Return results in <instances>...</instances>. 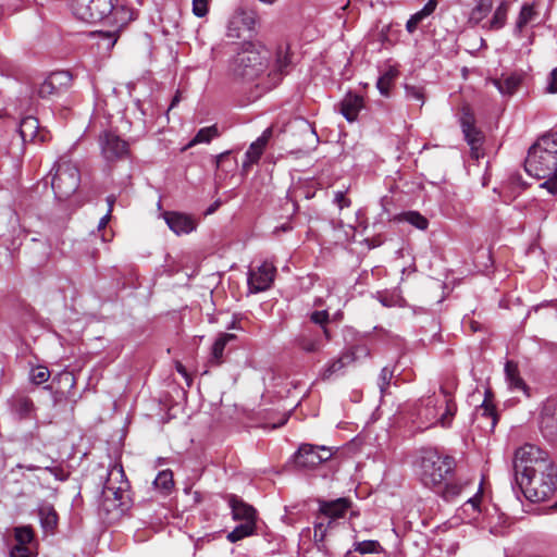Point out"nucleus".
Wrapping results in <instances>:
<instances>
[{"mask_svg":"<svg viewBox=\"0 0 557 557\" xmlns=\"http://www.w3.org/2000/svg\"><path fill=\"white\" fill-rule=\"evenodd\" d=\"M271 51L258 41H245L230 62L228 71L235 78L252 82L263 77L268 88L276 86L290 64L289 49L280 46L271 63Z\"/></svg>","mask_w":557,"mask_h":557,"instance_id":"obj_1","label":"nucleus"},{"mask_svg":"<svg viewBox=\"0 0 557 557\" xmlns=\"http://www.w3.org/2000/svg\"><path fill=\"white\" fill-rule=\"evenodd\" d=\"M72 12L83 22H103L113 27V30L102 34L108 48L115 45L120 32L135 20V12L125 0H73Z\"/></svg>","mask_w":557,"mask_h":557,"instance_id":"obj_2","label":"nucleus"},{"mask_svg":"<svg viewBox=\"0 0 557 557\" xmlns=\"http://www.w3.org/2000/svg\"><path fill=\"white\" fill-rule=\"evenodd\" d=\"M525 172L544 180L540 187L554 195L557 193V133L548 132L529 148L524 161Z\"/></svg>","mask_w":557,"mask_h":557,"instance_id":"obj_3","label":"nucleus"},{"mask_svg":"<svg viewBox=\"0 0 557 557\" xmlns=\"http://www.w3.org/2000/svg\"><path fill=\"white\" fill-rule=\"evenodd\" d=\"M456 412V404L449 393L442 389V395L435 394L420 399L416 407L418 428L429 429L437 423L448 426Z\"/></svg>","mask_w":557,"mask_h":557,"instance_id":"obj_4","label":"nucleus"},{"mask_svg":"<svg viewBox=\"0 0 557 557\" xmlns=\"http://www.w3.org/2000/svg\"><path fill=\"white\" fill-rule=\"evenodd\" d=\"M417 462L421 482L433 491L442 486L456 466L453 457L443 456L434 449L421 450Z\"/></svg>","mask_w":557,"mask_h":557,"instance_id":"obj_5","label":"nucleus"},{"mask_svg":"<svg viewBox=\"0 0 557 557\" xmlns=\"http://www.w3.org/2000/svg\"><path fill=\"white\" fill-rule=\"evenodd\" d=\"M557 472L553 462L550 467L542 471L523 472L515 476L524 497L533 503L548 499L557 483Z\"/></svg>","mask_w":557,"mask_h":557,"instance_id":"obj_6","label":"nucleus"},{"mask_svg":"<svg viewBox=\"0 0 557 557\" xmlns=\"http://www.w3.org/2000/svg\"><path fill=\"white\" fill-rule=\"evenodd\" d=\"M51 187L59 200L69 199L78 188L81 173L75 163L66 157L60 158L52 169Z\"/></svg>","mask_w":557,"mask_h":557,"instance_id":"obj_7","label":"nucleus"},{"mask_svg":"<svg viewBox=\"0 0 557 557\" xmlns=\"http://www.w3.org/2000/svg\"><path fill=\"white\" fill-rule=\"evenodd\" d=\"M228 505L233 519L242 522L227 534V540L235 543L252 535L256 531L257 510L236 495L228 496Z\"/></svg>","mask_w":557,"mask_h":557,"instance_id":"obj_8","label":"nucleus"},{"mask_svg":"<svg viewBox=\"0 0 557 557\" xmlns=\"http://www.w3.org/2000/svg\"><path fill=\"white\" fill-rule=\"evenodd\" d=\"M547 454L539 447L527 444L515 453L513 471L515 476L523 472L542 471L550 467Z\"/></svg>","mask_w":557,"mask_h":557,"instance_id":"obj_9","label":"nucleus"},{"mask_svg":"<svg viewBox=\"0 0 557 557\" xmlns=\"http://www.w3.org/2000/svg\"><path fill=\"white\" fill-rule=\"evenodd\" d=\"M333 456L331 447L312 444H301L293 456L295 467L298 469H314Z\"/></svg>","mask_w":557,"mask_h":557,"instance_id":"obj_10","label":"nucleus"},{"mask_svg":"<svg viewBox=\"0 0 557 557\" xmlns=\"http://www.w3.org/2000/svg\"><path fill=\"white\" fill-rule=\"evenodd\" d=\"M98 143L101 156L108 163L117 162L128 157V144L112 132L100 134Z\"/></svg>","mask_w":557,"mask_h":557,"instance_id":"obj_11","label":"nucleus"},{"mask_svg":"<svg viewBox=\"0 0 557 557\" xmlns=\"http://www.w3.org/2000/svg\"><path fill=\"white\" fill-rule=\"evenodd\" d=\"M257 14L253 11L237 9L230 17L226 26V36L238 39L250 34L256 26Z\"/></svg>","mask_w":557,"mask_h":557,"instance_id":"obj_12","label":"nucleus"},{"mask_svg":"<svg viewBox=\"0 0 557 557\" xmlns=\"http://www.w3.org/2000/svg\"><path fill=\"white\" fill-rule=\"evenodd\" d=\"M331 335L327 327L323 330L305 329L296 338V345L307 354H317L322 350L330 341Z\"/></svg>","mask_w":557,"mask_h":557,"instance_id":"obj_13","label":"nucleus"},{"mask_svg":"<svg viewBox=\"0 0 557 557\" xmlns=\"http://www.w3.org/2000/svg\"><path fill=\"white\" fill-rule=\"evenodd\" d=\"M127 488L128 482L122 466L114 465L108 471V476L102 488L103 497L106 499L113 497L115 500H121Z\"/></svg>","mask_w":557,"mask_h":557,"instance_id":"obj_14","label":"nucleus"},{"mask_svg":"<svg viewBox=\"0 0 557 557\" xmlns=\"http://www.w3.org/2000/svg\"><path fill=\"white\" fill-rule=\"evenodd\" d=\"M276 273L275 267L264 261L260 267L250 270L248 274V285L252 293L264 292L271 287Z\"/></svg>","mask_w":557,"mask_h":557,"instance_id":"obj_15","label":"nucleus"},{"mask_svg":"<svg viewBox=\"0 0 557 557\" xmlns=\"http://www.w3.org/2000/svg\"><path fill=\"white\" fill-rule=\"evenodd\" d=\"M474 122L475 120L473 113L470 111V109L465 108L460 120L461 129L466 141L471 148L472 156L478 159L480 156L479 149L483 141V135L481 131L475 127Z\"/></svg>","mask_w":557,"mask_h":557,"instance_id":"obj_16","label":"nucleus"},{"mask_svg":"<svg viewBox=\"0 0 557 557\" xmlns=\"http://www.w3.org/2000/svg\"><path fill=\"white\" fill-rule=\"evenodd\" d=\"M161 215L169 228L178 236L189 234L196 228L195 219L188 214L176 211H164Z\"/></svg>","mask_w":557,"mask_h":557,"instance_id":"obj_17","label":"nucleus"},{"mask_svg":"<svg viewBox=\"0 0 557 557\" xmlns=\"http://www.w3.org/2000/svg\"><path fill=\"white\" fill-rule=\"evenodd\" d=\"M71 82L69 72H55L50 74L38 87V96L47 98L59 91L61 87H66Z\"/></svg>","mask_w":557,"mask_h":557,"instance_id":"obj_18","label":"nucleus"},{"mask_svg":"<svg viewBox=\"0 0 557 557\" xmlns=\"http://www.w3.org/2000/svg\"><path fill=\"white\" fill-rule=\"evenodd\" d=\"M272 136V129L267 128L260 137H258L248 148L245 153V161L243 162V170L247 171L250 165L257 163L261 158L269 139Z\"/></svg>","mask_w":557,"mask_h":557,"instance_id":"obj_19","label":"nucleus"},{"mask_svg":"<svg viewBox=\"0 0 557 557\" xmlns=\"http://www.w3.org/2000/svg\"><path fill=\"white\" fill-rule=\"evenodd\" d=\"M350 503L346 498H338L332 502L320 503V513L327 519L329 524L337 518L343 517L349 509Z\"/></svg>","mask_w":557,"mask_h":557,"instance_id":"obj_20","label":"nucleus"},{"mask_svg":"<svg viewBox=\"0 0 557 557\" xmlns=\"http://www.w3.org/2000/svg\"><path fill=\"white\" fill-rule=\"evenodd\" d=\"M362 108L363 99L358 95L347 94L341 102V113L348 122L356 121Z\"/></svg>","mask_w":557,"mask_h":557,"instance_id":"obj_21","label":"nucleus"},{"mask_svg":"<svg viewBox=\"0 0 557 557\" xmlns=\"http://www.w3.org/2000/svg\"><path fill=\"white\" fill-rule=\"evenodd\" d=\"M541 431L550 440L557 436V409L554 406L544 407L541 414Z\"/></svg>","mask_w":557,"mask_h":557,"instance_id":"obj_22","label":"nucleus"},{"mask_svg":"<svg viewBox=\"0 0 557 557\" xmlns=\"http://www.w3.org/2000/svg\"><path fill=\"white\" fill-rule=\"evenodd\" d=\"M493 85L504 96H511L518 89L521 77L517 74H503L499 78L492 79Z\"/></svg>","mask_w":557,"mask_h":557,"instance_id":"obj_23","label":"nucleus"},{"mask_svg":"<svg viewBox=\"0 0 557 557\" xmlns=\"http://www.w3.org/2000/svg\"><path fill=\"white\" fill-rule=\"evenodd\" d=\"M470 484V481H455V482H448V479L442 483V486L438 488H435L434 492L440 494L445 500L451 502L455 498H457Z\"/></svg>","mask_w":557,"mask_h":557,"instance_id":"obj_24","label":"nucleus"},{"mask_svg":"<svg viewBox=\"0 0 557 557\" xmlns=\"http://www.w3.org/2000/svg\"><path fill=\"white\" fill-rule=\"evenodd\" d=\"M235 338L236 335L231 333H223L219 335L211 349V357L209 360L211 364L218 366L222 362L225 346Z\"/></svg>","mask_w":557,"mask_h":557,"instance_id":"obj_25","label":"nucleus"},{"mask_svg":"<svg viewBox=\"0 0 557 557\" xmlns=\"http://www.w3.org/2000/svg\"><path fill=\"white\" fill-rule=\"evenodd\" d=\"M537 15L533 4H523L516 21L515 33L520 35L529 24L536 20Z\"/></svg>","mask_w":557,"mask_h":557,"instance_id":"obj_26","label":"nucleus"},{"mask_svg":"<svg viewBox=\"0 0 557 557\" xmlns=\"http://www.w3.org/2000/svg\"><path fill=\"white\" fill-rule=\"evenodd\" d=\"M348 358H350V355L343 352L337 359L329 362L321 372L322 380H330L332 376L342 373L351 363Z\"/></svg>","mask_w":557,"mask_h":557,"instance_id":"obj_27","label":"nucleus"},{"mask_svg":"<svg viewBox=\"0 0 557 557\" xmlns=\"http://www.w3.org/2000/svg\"><path fill=\"white\" fill-rule=\"evenodd\" d=\"M13 412L18 419H30L35 410L34 403L28 397H17L12 404Z\"/></svg>","mask_w":557,"mask_h":557,"instance_id":"obj_28","label":"nucleus"},{"mask_svg":"<svg viewBox=\"0 0 557 557\" xmlns=\"http://www.w3.org/2000/svg\"><path fill=\"white\" fill-rule=\"evenodd\" d=\"M39 128V122L34 116H27L20 124V134L24 141L34 140Z\"/></svg>","mask_w":557,"mask_h":557,"instance_id":"obj_29","label":"nucleus"},{"mask_svg":"<svg viewBox=\"0 0 557 557\" xmlns=\"http://www.w3.org/2000/svg\"><path fill=\"white\" fill-rule=\"evenodd\" d=\"M505 374L509 386L513 389H525L523 380L519 376L518 367L512 361H507L505 364Z\"/></svg>","mask_w":557,"mask_h":557,"instance_id":"obj_30","label":"nucleus"},{"mask_svg":"<svg viewBox=\"0 0 557 557\" xmlns=\"http://www.w3.org/2000/svg\"><path fill=\"white\" fill-rule=\"evenodd\" d=\"M492 8L493 0H480L470 13V22L473 24H479L488 15Z\"/></svg>","mask_w":557,"mask_h":557,"instance_id":"obj_31","label":"nucleus"},{"mask_svg":"<svg viewBox=\"0 0 557 557\" xmlns=\"http://www.w3.org/2000/svg\"><path fill=\"white\" fill-rule=\"evenodd\" d=\"M508 10H509V3L506 1H503L495 10L492 20L488 22V28L490 29H500L506 23Z\"/></svg>","mask_w":557,"mask_h":557,"instance_id":"obj_32","label":"nucleus"},{"mask_svg":"<svg viewBox=\"0 0 557 557\" xmlns=\"http://www.w3.org/2000/svg\"><path fill=\"white\" fill-rule=\"evenodd\" d=\"M478 419H486L491 431H493L494 428L496 426L497 414L494 406L491 403H488L487 399H484V401L482 403L478 411Z\"/></svg>","mask_w":557,"mask_h":557,"instance_id":"obj_33","label":"nucleus"},{"mask_svg":"<svg viewBox=\"0 0 557 557\" xmlns=\"http://www.w3.org/2000/svg\"><path fill=\"white\" fill-rule=\"evenodd\" d=\"M216 136H219V132L215 125L200 128L193 140L188 144V147L197 144H208Z\"/></svg>","mask_w":557,"mask_h":557,"instance_id":"obj_34","label":"nucleus"},{"mask_svg":"<svg viewBox=\"0 0 557 557\" xmlns=\"http://www.w3.org/2000/svg\"><path fill=\"white\" fill-rule=\"evenodd\" d=\"M354 552H357L361 555L366 554H380L383 553L384 549L377 541L368 540L362 542L354 543Z\"/></svg>","mask_w":557,"mask_h":557,"instance_id":"obj_35","label":"nucleus"},{"mask_svg":"<svg viewBox=\"0 0 557 557\" xmlns=\"http://www.w3.org/2000/svg\"><path fill=\"white\" fill-rule=\"evenodd\" d=\"M39 516L41 524L46 530H53L57 527L58 515L52 507H42L39 510Z\"/></svg>","mask_w":557,"mask_h":557,"instance_id":"obj_36","label":"nucleus"},{"mask_svg":"<svg viewBox=\"0 0 557 557\" xmlns=\"http://www.w3.org/2000/svg\"><path fill=\"white\" fill-rule=\"evenodd\" d=\"M344 352L350 355L348 359L352 363L368 358L370 356V348L366 344H358Z\"/></svg>","mask_w":557,"mask_h":557,"instance_id":"obj_37","label":"nucleus"},{"mask_svg":"<svg viewBox=\"0 0 557 557\" xmlns=\"http://www.w3.org/2000/svg\"><path fill=\"white\" fill-rule=\"evenodd\" d=\"M153 485L162 491H169L173 485V474L170 470H163L158 473Z\"/></svg>","mask_w":557,"mask_h":557,"instance_id":"obj_38","label":"nucleus"},{"mask_svg":"<svg viewBox=\"0 0 557 557\" xmlns=\"http://www.w3.org/2000/svg\"><path fill=\"white\" fill-rule=\"evenodd\" d=\"M14 536L17 544L27 545L34 539V532L30 527H17L14 530Z\"/></svg>","mask_w":557,"mask_h":557,"instance_id":"obj_39","label":"nucleus"},{"mask_svg":"<svg viewBox=\"0 0 557 557\" xmlns=\"http://www.w3.org/2000/svg\"><path fill=\"white\" fill-rule=\"evenodd\" d=\"M395 78V74L393 72H386L383 74L376 83L377 89L380 90L381 95L387 97L389 95V89L393 84V81Z\"/></svg>","mask_w":557,"mask_h":557,"instance_id":"obj_40","label":"nucleus"},{"mask_svg":"<svg viewBox=\"0 0 557 557\" xmlns=\"http://www.w3.org/2000/svg\"><path fill=\"white\" fill-rule=\"evenodd\" d=\"M393 376H394V371L392 369L384 367L381 370V373L379 375V381H377V385H379L381 394L386 393L387 387L389 386Z\"/></svg>","mask_w":557,"mask_h":557,"instance_id":"obj_41","label":"nucleus"},{"mask_svg":"<svg viewBox=\"0 0 557 557\" xmlns=\"http://www.w3.org/2000/svg\"><path fill=\"white\" fill-rule=\"evenodd\" d=\"M482 496H483V487H482V483H481L478 492L472 497H469L468 500L463 504V507H462L463 510L467 511L468 507H470L474 512H479Z\"/></svg>","mask_w":557,"mask_h":557,"instance_id":"obj_42","label":"nucleus"},{"mask_svg":"<svg viewBox=\"0 0 557 557\" xmlns=\"http://www.w3.org/2000/svg\"><path fill=\"white\" fill-rule=\"evenodd\" d=\"M50 377V372L46 367H37L30 372V381L35 384H42Z\"/></svg>","mask_w":557,"mask_h":557,"instance_id":"obj_43","label":"nucleus"},{"mask_svg":"<svg viewBox=\"0 0 557 557\" xmlns=\"http://www.w3.org/2000/svg\"><path fill=\"white\" fill-rule=\"evenodd\" d=\"M406 220L413 226L419 230H426L429 226V221L418 212H409L406 215Z\"/></svg>","mask_w":557,"mask_h":557,"instance_id":"obj_44","label":"nucleus"},{"mask_svg":"<svg viewBox=\"0 0 557 557\" xmlns=\"http://www.w3.org/2000/svg\"><path fill=\"white\" fill-rule=\"evenodd\" d=\"M405 91H406V97L409 100L419 101L421 103L420 106L423 104V102H424V94H423V89L421 87L412 86V85H406L405 86Z\"/></svg>","mask_w":557,"mask_h":557,"instance_id":"obj_45","label":"nucleus"},{"mask_svg":"<svg viewBox=\"0 0 557 557\" xmlns=\"http://www.w3.org/2000/svg\"><path fill=\"white\" fill-rule=\"evenodd\" d=\"M331 524H329V521L324 523L323 521L317 522L314 524V541L315 542H323L324 537L326 535L327 528H330Z\"/></svg>","mask_w":557,"mask_h":557,"instance_id":"obj_46","label":"nucleus"},{"mask_svg":"<svg viewBox=\"0 0 557 557\" xmlns=\"http://www.w3.org/2000/svg\"><path fill=\"white\" fill-rule=\"evenodd\" d=\"M193 13L198 17H203L208 13V0H193Z\"/></svg>","mask_w":557,"mask_h":557,"instance_id":"obj_47","label":"nucleus"},{"mask_svg":"<svg viewBox=\"0 0 557 557\" xmlns=\"http://www.w3.org/2000/svg\"><path fill=\"white\" fill-rule=\"evenodd\" d=\"M329 312L326 310H322V311H314L311 313L310 315V320L315 323V324H319L321 325V327H326L325 324L329 322Z\"/></svg>","mask_w":557,"mask_h":557,"instance_id":"obj_48","label":"nucleus"},{"mask_svg":"<svg viewBox=\"0 0 557 557\" xmlns=\"http://www.w3.org/2000/svg\"><path fill=\"white\" fill-rule=\"evenodd\" d=\"M334 202L337 205L339 211L350 207L351 205V201L346 197L345 191H336L334 195Z\"/></svg>","mask_w":557,"mask_h":557,"instance_id":"obj_49","label":"nucleus"},{"mask_svg":"<svg viewBox=\"0 0 557 557\" xmlns=\"http://www.w3.org/2000/svg\"><path fill=\"white\" fill-rule=\"evenodd\" d=\"M46 471H49L58 481H65L69 478V473L62 467H45Z\"/></svg>","mask_w":557,"mask_h":557,"instance_id":"obj_50","label":"nucleus"},{"mask_svg":"<svg viewBox=\"0 0 557 557\" xmlns=\"http://www.w3.org/2000/svg\"><path fill=\"white\" fill-rule=\"evenodd\" d=\"M422 20H424V17H422L419 12L411 15V17L406 23V29L408 33L412 34Z\"/></svg>","mask_w":557,"mask_h":557,"instance_id":"obj_51","label":"nucleus"},{"mask_svg":"<svg viewBox=\"0 0 557 557\" xmlns=\"http://www.w3.org/2000/svg\"><path fill=\"white\" fill-rule=\"evenodd\" d=\"M11 557H29V550L26 545L16 544L10 550Z\"/></svg>","mask_w":557,"mask_h":557,"instance_id":"obj_52","label":"nucleus"},{"mask_svg":"<svg viewBox=\"0 0 557 557\" xmlns=\"http://www.w3.org/2000/svg\"><path fill=\"white\" fill-rule=\"evenodd\" d=\"M437 7V0H429L424 7L418 11L422 17H426L431 15Z\"/></svg>","mask_w":557,"mask_h":557,"instance_id":"obj_53","label":"nucleus"},{"mask_svg":"<svg viewBox=\"0 0 557 557\" xmlns=\"http://www.w3.org/2000/svg\"><path fill=\"white\" fill-rule=\"evenodd\" d=\"M547 90L552 94L557 92V67L554 69L549 74Z\"/></svg>","mask_w":557,"mask_h":557,"instance_id":"obj_54","label":"nucleus"},{"mask_svg":"<svg viewBox=\"0 0 557 557\" xmlns=\"http://www.w3.org/2000/svg\"><path fill=\"white\" fill-rule=\"evenodd\" d=\"M230 156V151H225V152H222L220 153L219 156H216V168H220L222 165V163L224 162L225 159H227Z\"/></svg>","mask_w":557,"mask_h":557,"instance_id":"obj_55","label":"nucleus"},{"mask_svg":"<svg viewBox=\"0 0 557 557\" xmlns=\"http://www.w3.org/2000/svg\"><path fill=\"white\" fill-rule=\"evenodd\" d=\"M110 219H111L110 213H107L106 215H103L99 221L98 228L99 230L104 228L107 226V224L109 223Z\"/></svg>","mask_w":557,"mask_h":557,"instance_id":"obj_56","label":"nucleus"},{"mask_svg":"<svg viewBox=\"0 0 557 557\" xmlns=\"http://www.w3.org/2000/svg\"><path fill=\"white\" fill-rule=\"evenodd\" d=\"M107 202H108V207H109V209H108V212H107V213H110V214H111L112 209H113V205H114V202H115V196H113V195L108 196V197H107Z\"/></svg>","mask_w":557,"mask_h":557,"instance_id":"obj_57","label":"nucleus"},{"mask_svg":"<svg viewBox=\"0 0 557 557\" xmlns=\"http://www.w3.org/2000/svg\"><path fill=\"white\" fill-rule=\"evenodd\" d=\"M176 370L178 373H181L184 377H187V372H186V369L184 368V366L182 363H177L176 364Z\"/></svg>","mask_w":557,"mask_h":557,"instance_id":"obj_58","label":"nucleus"},{"mask_svg":"<svg viewBox=\"0 0 557 557\" xmlns=\"http://www.w3.org/2000/svg\"><path fill=\"white\" fill-rule=\"evenodd\" d=\"M18 467L21 469H25L27 471H35V470L40 469V467L34 466V465H25V466L20 465Z\"/></svg>","mask_w":557,"mask_h":557,"instance_id":"obj_59","label":"nucleus"},{"mask_svg":"<svg viewBox=\"0 0 557 557\" xmlns=\"http://www.w3.org/2000/svg\"><path fill=\"white\" fill-rule=\"evenodd\" d=\"M180 100H181V95H180V92H176V95L172 99L170 109L174 108L180 102Z\"/></svg>","mask_w":557,"mask_h":557,"instance_id":"obj_60","label":"nucleus"},{"mask_svg":"<svg viewBox=\"0 0 557 557\" xmlns=\"http://www.w3.org/2000/svg\"><path fill=\"white\" fill-rule=\"evenodd\" d=\"M218 207H219V202H215L214 205H212V206L207 210V214H211V213H213Z\"/></svg>","mask_w":557,"mask_h":557,"instance_id":"obj_61","label":"nucleus"},{"mask_svg":"<svg viewBox=\"0 0 557 557\" xmlns=\"http://www.w3.org/2000/svg\"><path fill=\"white\" fill-rule=\"evenodd\" d=\"M259 1L262 3H265V4H273L276 0H259Z\"/></svg>","mask_w":557,"mask_h":557,"instance_id":"obj_62","label":"nucleus"},{"mask_svg":"<svg viewBox=\"0 0 557 557\" xmlns=\"http://www.w3.org/2000/svg\"><path fill=\"white\" fill-rule=\"evenodd\" d=\"M382 304H383L384 306H388V300H384V299H382Z\"/></svg>","mask_w":557,"mask_h":557,"instance_id":"obj_63","label":"nucleus"},{"mask_svg":"<svg viewBox=\"0 0 557 557\" xmlns=\"http://www.w3.org/2000/svg\"><path fill=\"white\" fill-rule=\"evenodd\" d=\"M382 304H383L384 306H388V300H384V299H382Z\"/></svg>","mask_w":557,"mask_h":557,"instance_id":"obj_64","label":"nucleus"}]
</instances>
